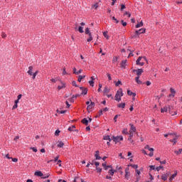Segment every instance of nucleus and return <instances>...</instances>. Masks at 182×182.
I'll list each match as a JSON object with an SVG mask.
<instances>
[{
  "label": "nucleus",
  "instance_id": "f257e3e1",
  "mask_svg": "<svg viewBox=\"0 0 182 182\" xmlns=\"http://www.w3.org/2000/svg\"><path fill=\"white\" fill-rule=\"evenodd\" d=\"M144 61L147 62V58H146V56L139 57L136 61V65L138 66H144Z\"/></svg>",
  "mask_w": 182,
  "mask_h": 182
},
{
  "label": "nucleus",
  "instance_id": "f03ea898",
  "mask_svg": "<svg viewBox=\"0 0 182 182\" xmlns=\"http://www.w3.org/2000/svg\"><path fill=\"white\" fill-rule=\"evenodd\" d=\"M122 96H123V90L122 88H119L115 95L114 100L117 102H120V100H122Z\"/></svg>",
  "mask_w": 182,
  "mask_h": 182
},
{
  "label": "nucleus",
  "instance_id": "7ed1b4c3",
  "mask_svg": "<svg viewBox=\"0 0 182 182\" xmlns=\"http://www.w3.org/2000/svg\"><path fill=\"white\" fill-rule=\"evenodd\" d=\"M112 140L113 141H114L115 144H117V143H120V141H123V136L120 135V136H112Z\"/></svg>",
  "mask_w": 182,
  "mask_h": 182
},
{
  "label": "nucleus",
  "instance_id": "20e7f679",
  "mask_svg": "<svg viewBox=\"0 0 182 182\" xmlns=\"http://www.w3.org/2000/svg\"><path fill=\"white\" fill-rule=\"evenodd\" d=\"M60 85L58 86V90H62V89H65L66 87V84L65 82H63V81L60 80Z\"/></svg>",
  "mask_w": 182,
  "mask_h": 182
},
{
  "label": "nucleus",
  "instance_id": "39448f33",
  "mask_svg": "<svg viewBox=\"0 0 182 182\" xmlns=\"http://www.w3.org/2000/svg\"><path fill=\"white\" fill-rule=\"evenodd\" d=\"M168 176H170V172H166V173L162 174L161 180L164 181H167V178H168Z\"/></svg>",
  "mask_w": 182,
  "mask_h": 182
},
{
  "label": "nucleus",
  "instance_id": "423d86ee",
  "mask_svg": "<svg viewBox=\"0 0 182 182\" xmlns=\"http://www.w3.org/2000/svg\"><path fill=\"white\" fill-rule=\"evenodd\" d=\"M170 92H171V94L168 95V97H174L176 96V90L171 87Z\"/></svg>",
  "mask_w": 182,
  "mask_h": 182
},
{
  "label": "nucleus",
  "instance_id": "0eeeda50",
  "mask_svg": "<svg viewBox=\"0 0 182 182\" xmlns=\"http://www.w3.org/2000/svg\"><path fill=\"white\" fill-rule=\"evenodd\" d=\"M146 32V28H140L138 31H135L136 35H141V33H144Z\"/></svg>",
  "mask_w": 182,
  "mask_h": 182
},
{
  "label": "nucleus",
  "instance_id": "6e6552de",
  "mask_svg": "<svg viewBox=\"0 0 182 182\" xmlns=\"http://www.w3.org/2000/svg\"><path fill=\"white\" fill-rule=\"evenodd\" d=\"M125 178L129 180L130 178V172L129 171V168H126L125 169Z\"/></svg>",
  "mask_w": 182,
  "mask_h": 182
},
{
  "label": "nucleus",
  "instance_id": "1a4fd4ad",
  "mask_svg": "<svg viewBox=\"0 0 182 182\" xmlns=\"http://www.w3.org/2000/svg\"><path fill=\"white\" fill-rule=\"evenodd\" d=\"M133 72H136L137 76H141V73H143L144 70L143 69H138V70H133Z\"/></svg>",
  "mask_w": 182,
  "mask_h": 182
},
{
  "label": "nucleus",
  "instance_id": "9d476101",
  "mask_svg": "<svg viewBox=\"0 0 182 182\" xmlns=\"http://www.w3.org/2000/svg\"><path fill=\"white\" fill-rule=\"evenodd\" d=\"M63 146H65V143H63V141H58L57 142V147H58L59 149H63Z\"/></svg>",
  "mask_w": 182,
  "mask_h": 182
},
{
  "label": "nucleus",
  "instance_id": "9b49d317",
  "mask_svg": "<svg viewBox=\"0 0 182 182\" xmlns=\"http://www.w3.org/2000/svg\"><path fill=\"white\" fill-rule=\"evenodd\" d=\"M99 153H100L99 151H95V160H102V157L99 155Z\"/></svg>",
  "mask_w": 182,
  "mask_h": 182
},
{
  "label": "nucleus",
  "instance_id": "f8f14e48",
  "mask_svg": "<svg viewBox=\"0 0 182 182\" xmlns=\"http://www.w3.org/2000/svg\"><path fill=\"white\" fill-rule=\"evenodd\" d=\"M135 171H136V174L138 175V176H136V181H139V180H140L139 176H140V174H141V171L139 169H136Z\"/></svg>",
  "mask_w": 182,
  "mask_h": 182
},
{
  "label": "nucleus",
  "instance_id": "ddd939ff",
  "mask_svg": "<svg viewBox=\"0 0 182 182\" xmlns=\"http://www.w3.org/2000/svg\"><path fill=\"white\" fill-rule=\"evenodd\" d=\"M32 70H33V66H30L28 68V71L27 72V73L28 75H30V76H33V73H32Z\"/></svg>",
  "mask_w": 182,
  "mask_h": 182
},
{
  "label": "nucleus",
  "instance_id": "4468645a",
  "mask_svg": "<svg viewBox=\"0 0 182 182\" xmlns=\"http://www.w3.org/2000/svg\"><path fill=\"white\" fill-rule=\"evenodd\" d=\"M176 176H177V171H176L174 172V173L171 176H170L169 181H173V180H174V178H175V177H176Z\"/></svg>",
  "mask_w": 182,
  "mask_h": 182
},
{
  "label": "nucleus",
  "instance_id": "2eb2a0df",
  "mask_svg": "<svg viewBox=\"0 0 182 182\" xmlns=\"http://www.w3.org/2000/svg\"><path fill=\"white\" fill-rule=\"evenodd\" d=\"M34 174L38 177H43V173L41 171H36Z\"/></svg>",
  "mask_w": 182,
  "mask_h": 182
},
{
  "label": "nucleus",
  "instance_id": "dca6fc26",
  "mask_svg": "<svg viewBox=\"0 0 182 182\" xmlns=\"http://www.w3.org/2000/svg\"><path fill=\"white\" fill-rule=\"evenodd\" d=\"M129 126L131 127L130 128V132L135 133L136 132V127H134V125H133L132 124H129Z\"/></svg>",
  "mask_w": 182,
  "mask_h": 182
},
{
  "label": "nucleus",
  "instance_id": "f3484780",
  "mask_svg": "<svg viewBox=\"0 0 182 182\" xmlns=\"http://www.w3.org/2000/svg\"><path fill=\"white\" fill-rule=\"evenodd\" d=\"M117 107H119L120 109H124V107H126V103H119L117 105Z\"/></svg>",
  "mask_w": 182,
  "mask_h": 182
},
{
  "label": "nucleus",
  "instance_id": "a211bd4d",
  "mask_svg": "<svg viewBox=\"0 0 182 182\" xmlns=\"http://www.w3.org/2000/svg\"><path fill=\"white\" fill-rule=\"evenodd\" d=\"M168 112L170 113V114H171V116H176L177 114V112H172L171 111V108H170V106L168 107Z\"/></svg>",
  "mask_w": 182,
  "mask_h": 182
},
{
  "label": "nucleus",
  "instance_id": "6ab92c4d",
  "mask_svg": "<svg viewBox=\"0 0 182 182\" xmlns=\"http://www.w3.org/2000/svg\"><path fill=\"white\" fill-rule=\"evenodd\" d=\"M140 79V76L137 75L136 77H135V82H136V83L138 85H141V81L139 80Z\"/></svg>",
  "mask_w": 182,
  "mask_h": 182
},
{
  "label": "nucleus",
  "instance_id": "aec40b11",
  "mask_svg": "<svg viewBox=\"0 0 182 182\" xmlns=\"http://www.w3.org/2000/svg\"><path fill=\"white\" fill-rule=\"evenodd\" d=\"M168 112V107H164V108L161 109V113H166Z\"/></svg>",
  "mask_w": 182,
  "mask_h": 182
},
{
  "label": "nucleus",
  "instance_id": "412c9836",
  "mask_svg": "<svg viewBox=\"0 0 182 182\" xmlns=\"http://www.w3.org/2000/svg\"><path fill=\"white\" fill-rule=\"evenodd\" d=\"M126 60H122L120 63L121 68H122L123 69H126Z\"/></svg>",
  "mask_w": 182,
  "mask_h": 182
},
{
  "label": "nucleus",
  "instance_id": "4be33fe9",
  "mask_svg": "<svg viewBox=\"0 0 182 182\" xmlns=\"http://www.w3.org/2000/svg\"><path fill=\"white\" fill-rule=\"evenodd\" d=\"M127 95L129 96H133L134 97H136V93L133 92L131 90H127Z\"/></svg>",
  "mask_w": 182,
  "mask_h": 182
},
{
  "label": "nucleus",
  "instance_id": "5701e85b",
  "mask_svg": "<svg viewBox=\"0 0 182 182\" xmlns=\"http://www.w3.org/2000/svg\"><path fill=\"white\" fill-rule=\"evenodd\" d=\"M95 80V77H91V80L89 81V84L93 87V86H95V82L93 81Z\"/></svg>",
  "mask_w": 182,
  "mask_h": 182
},
{
  "label": "nucleus",
  "instance_id": "b1692460",
  "mask_svg": "<svg viewBox=\"0 0 182 182\" xmlns=\"http://www.w3.org/2000/svg\"><path fill=\"white\" fill-rule=\"evenodd\" d=\"M144 149L146 150H149V151H154V149L151 148L149 145L145 146Z\"/></svg>",
  "mask_w": 182,
  "mask_h": 182
},
{
  "label": "nucleus",
  "instance_id": "393cba45",
  "mask_svg": "<svg viewBox=\"0 0 182 182\" xmlns=\"http://www.w3.org/2000/svg\"><path fill=\"white\" fill-rule=\"evenodd\" d=\"M82 123L83 124H85V126H87V124H89V120H87V119L86 118H84L82 120Z\"/></svg>",
  "mask_w": 182,
  "mask_h": 182
},
{
  "label": "nucleus",
  "instance_id": "a878e982",
  "mask_svg": "<svg viewBox=\"0 0 182 182\" xmlns=\"http://www.w3.org/2000/svg\"><path fill=\"white\" fill-rule=\"evenodd\" d=\"M80 90H82V95H87V89H83V87H80Z\"/></svg>",
  "mask_w": 182,
  "mask_h": 182
},
{
  "label": "nucleus",
  "instance_id": "bb28decb",
  "mask_svg": "<svg viewBox=\"0 0 182 182\" xmlns=\"http://www.w3.org/2000/svg\"><path fill=\"white\" fill-rule=\"evenodd\" d=\"M85 77H86V75H79L77 80L78 82H82V80L85 79Z\"/></svg>",
  "mask_w": 182,
  "mask_h": 182
},
{
  "label": "nucleus",
  "instance_id": "cd10ccee",
  "mask_svg": "<svg viewBox=\"0 0 182 182\" xmlns=\"http://www.w3.org/2000/svg\"><path fill=\"white\" fill-rule=\"evenodd\" d=\"M85 34L88 35V36H90V35H92V33H90V31H89V28H85Z\"/></svg>",
  "mask_w": 182,
  "mask_h": 182
},
{
  "label": "nucleus",
  "instance_id": "c85d7f7f",
  "mask_svg": "<svg viewBox=\"0 0 182 182\" xmlns=\"http://www.w3.org/2000/svg\"><path fill=\"white\" fill-rule=\"evenodd\" d=\"M141 26H143V21L139 22L136 25V28H141Z\"/></svg>",
  "mask_w": 182,
  "mask_h": 182
},
{
  "label": "nucleus",
  "instance_id": "c756f323",
  "mask_svg": "<svg viewBox=\"0 0 182 182\" xmlns=\"http://www.w3.org/2000/svg\"><path fill=\"white\" fill-rule=\"evenodd\" d=\"M164 167L163 166H159L156 168V171H160V170H163Z\"/></svg>",
  "mask_w": 182,
  "mask_h": 182
},
{
  "label": "nucleus",
  "instance_id": "7c9ffc66",
  "mask_svg": "<svg viewBox=\"0 0 182 182\" xmlns=\"http://www.w3.org/2000/svg\"><path fill=\"white\" fill-rule=\"evenodd\" d=\"M104 140H109V141H112V139H110V136L109 135L105 136Z\"/></svg>",
  "mask_w": 182,
  "mask_h": 182
},
{
  "label": "nucleus",
  "instance_id": "2f4dec72",
  "mask_svg": "<svg viewBox=\"0 0 182 182\" xmlns=\"http://www.w3.org/2000/svg\"><path fill=\"white\" fill-rule=\"evenodd\" d=\"M78 32H80V33H83V32H85V31H83V27L79 26V28H78Z\"/></svg>",
  "mask_w": 182,
  "mask_h": 182
},
{
  "label": "nucleus",
  "instance_id": "473e14b6",
  "mask_svg": "<svg viewBox=\"0 0 182 182\" xmlns=\"http://www.w3.org/2000/svg\"><path fill=\"white\" fill-rule=\"evenodd\" d=\"M51 82H53V83H56L57 82H58V80H60H60H59V78H52L51 80Z\"/></svg>",
  "mask_w": 182,
  "mask_h": 182
},
{
  "label": "nucleus",
  "instance_id": "72a5a7b5",
  "mask_svg": "<svg viewBox=\"0 0 182 182\" xmlns=\"http://www.w3.org/2000/svg\"><path fill=\"white\" fill-rule=\"evenodd\" d=\"M103 36H105V38H106V39H109V35H107V31H105L103 32Z\"/></svg>",
  "mask_w": 182,
  "mask_h": 182
},
{
  "label": "nucleus",
  "instance_id": "f704fd0d",
  "mask_svg": "<svg viewBox=\"0 0 182 182\" xmlns=\"http://www.w3.org/2000/svg\"><path fill=\"white\" fill-rule=\"evenodd\" d=\"M110 92V90H109V87H105L104 89V93H109Z\"/></svg>",
  "mask_w": 182,
  "mask_h": 182
},
{
  "label": "nucleus",
  "instance_id": "c9c22d12",
  "mask_svg": "<svg viewBox=\"0 0 182 182\" xmlns=\"http://www.w3.org/2000/svg\"><path fill=\"white\" fill-rule=\"evenodd\" d=\"M88 36H89V38L87 39V42H92V41H93V37H92V35Z\"/></svg>",
  "mask_w": 182,
  "mask_h": 182
},
{
  "label": "nucleus",
  "instance_id": "e433bc0d",
  "mask_svg": "<svg viewBox=\"0 0 182 182\" xmlns=\"http://www.w3.org/2000/svg\"><path fill=\"white\" fill-rule=\"evenodd\" d=\"M38 71H36L34 73H33L32 79H36V76L38 75Z\"/></svg>",
  "mask_w": 182,
  "mask_h": 182
},
{
  "label": "nucleus",
  "instance_id": "4c0bfd02",
  "mask_svg": "<svg viewBox=\"0 0 182 182\" xmlns=\"http://www.w3.org/2000/svg\"><path fill=\"white\" fill-rule=\"evenodd\" d=\"M131 167H132V168H134L135 170H137V168H139V166L136 164L131 165Z\"/></svg>",
  "mask_w": 182,
  "mask_h": 182
},
{
  "label": "nucleus",
  "instance_id": "58836bf2",
  "mask_svg": "<svg viewBox=\"0 0 182 182\" xmlns=\"http://www.w3.org/2000/svg\"><path fill=\"white\" fill-rule=\"evenodd\" d=\"M182 149H179L178 151H175L176 154H181Z\"/></svg>",
  "mask_w": 182,
  "mask_h": 182
},
{
  "label": "nucleus",
  "instance_id": "ea45409f",
  "mask_svg": "<svg viewBox=\"0 0 182 182\" xmlns=\"http://www.w3.org/2000/svg\"><path fill=\"white\" fill-rule=\"evenodd\" d=\"M109 174H110V176H113L114 174V171L113 169H110L108 171Z\"/></svg>",
  "mask_w": 182,
  "mask_h": 182
},
{
  "label": "nucleus",
  "instance_id": "a19ab883",
  "mask_svg": "<svg viewBox=\"0 0 182 182\" xmlns=\"http://www.w3.org/2000/svg\"><path fill=\"white\" fill-rule=\"evenodd\" d=\"M122 134H129V132H127V129H124L122 130Z\"/></svg>",
  "mask_w": 182,
  "mask_h": 182
},
{
  "label": "nucleus",
  "instance_id": "79ce46f5",
  "mask_svg": "<svg viewBox=\"0 0 182 182\" xmlns=\"http://www.w3.org/2000/svg\"><path fill=\"white\" fill-rule=\"evenodd\" d=\"M170 136L171 137H174V134H164V137H168Z\"/></svg>",
  "mask_w": 182,
  "mask_h": 182
},
{
  "label": "nucleus",
  "instance_id": "37998d69",
  "mask_svg": "<svg viewBox=\"0 0 182 182\" xmlns=\"http://www.w3.org/2000/svg\"><path fill=\"white\" fill-rule=\"evenodd\" d=\"M75 98L73 96L71 98L68 99V101H70V103H73L75 102Z\"/></svg>",
  "mask_w": 182,
  "mask_h": 182
},
{
  "label": "nucleus",
  "instance_id": "c03bdc74",
  "mask_svg": "<svg viewBox=\"0 0 182 182\" xmlns=\"http://www.w3.org/2000/svg\"><path fill=\"white\" fill-rule=\"evenodd\" d=\"M74 130H75V126H72L68 128L69 132H73Z\"/></svg>",
  "mask_w": 182,
  "mask_h": 182
},
{
  "label": "nucleus",
  "instance_id": "a18cd8bd",
  "mask_svg": "<svg viewBox=\"0 0 182 182\" xmlns=\"http://www.w3.org/2000/svg\"><path fill=\"white\" fill-rule=\"evenodd\" d=\"M98 86H99L98 92H102V87L103 85L100 83V84L98 85Z\"/></svg>",
  "mask_w": 182,
  "mask_h": 182
},
{
  "label": "nucleus",
  "instance_id": "49530a36",
  "mask_svg": "<svg viewBox=\"0 0 182 182\" xmlns=\"http://www.w3.org/2000/svg\"><path fill=\"white\" fill-rule=\"evenodd\" d=\"M6 33H5V32H2L1 33V38H3V39H5V38H6Z\"/></svg>",
  "mask_w": 182,
  "mask_h": 182
},
{
  "label": "nucleus",
  "instance_id": "de8ad7c7",
  "mask_svg": "<svg viewBox=\"0 0 182 182\" xmlns=\"http://www.w3.org/2000/svg\"><path fill=\"white\" fill-rule=\"evenodd\" d=\"M120 85H122V81L118 80L116 83H115V86H120Z\"/></svg>",
  "mask_w": 182,
  "mask_h": 182
},
{
  "label": "nucleus",
  "instance_id": "09e8293b",
  "mask_svg": "<svg viewBox=\"0 0 182 182\" xmlns=\"http://www.w3.org/2000/svg\"><path fill=\"white\" fill-rule=\"evenodd\" d=\"M170 141L173 143V144H176V143H177V140L176 139V138H173V139H170Z\"/></svg>",
  "mask_w": 182,
  "mask_h": 182
},
{
  "label": "nucleus",
  "instance_id": "8fccbe9b",
  "mask_svg": "<svg viewBox=\"0 0 182 182\" xmlns=\"http://www.w3.org/2000/svg\"><path fill=\"white\" fill-rule=\"evenodd\" d=\"M92 8H95V9H96L97 8H99V3L95 4L92 6Z\"/></svg>",
  "mask_w": 182,
  "mask_h": 182
},
{
  "label": "nucleus",
  "instance_id": "3c124183",
  "mask_svg": "<svg viewBox=\"0 0 182 182\" xmlns=\"http://www.w3.org/2000/svg\"><path fill=\"white\" fill-rule=\"evenodd\" d=\"M96 170L97 173H102V168L96 167Z\"/></svg>",
  "mask_w": 182,
  "mask_h": 182
},
{
  "label": "nucleus",
  "instance_id": "603ef678",
  "mask_svg": "<svg viewBox=\"0 0 182 182\" xmlns=\"http://www.w3.org/2000/svg\"><path fill=\"white\" fill-rule=\"evenodd\" d=\"M60 133V131L59 129H57L55 132V136H59Z\"/></svg>",
  "mask_w": 182,
  "mask_h": 182
},
{
  "label": "nucleus",
  "instance_id": "864d4df0",
  "mask_svg": "<svg viewBox=\"0 0 182 182\" xmlns=\"http://www.w3.org/2000/svg\"><path fill=\"white\" fill-rule=\"evenodd\" d=\"M59 161V156H56L54 160H50V161H55V163H56V161Z\"/></svg>",
  "mask_w": 182,
  "mask_h": 182
},
{
  "label": "nucleus",
  "instance_id": "5fc2aeb1",
  "mask_svg": "<svg viewBox=\"0 0 182 182\" xmlns=\"http://www.w3.org/2000/svg\"><path fill=\"white\" fill-rule=\"evenodd\" d=\"M149 168L151 170H156V166H154V165L149 166Z\"/></svg>",
  "mask_w": 182,
  "mask_h": 182
},
{
  "label": "nucleus",
  "instance_id": "6e6d98bb",
  "mask_svg": "<svg viewBox=\"0 0 182 182\" xmlns=\"http://www.w3.org/2000/svg\"><path fill=\"white\" fill-rule=\"evenodd\" d=\"M112 21H115L116 23H119V21H118L117 18H116V17L113 16V17L112 18Z\"/></svg>",
  "mask_w": 182,
  "mask_h": 182
},
{
  "label": "nucleus",
  "instance_id": "4d7b16f0",
  "mask_svg": "<svg viewBox=\"0 0 182 182\" xmlns=\"http://www.w3.org/2000/svg\"><path fill=\"white\" fill-rule=\"evenodd\" d=\"M92 106H95V102H91L90 105L87 106V108L89 109V108L92 107Z\"/></svg>",
  "mask_w": 182,
  "mask_h": 182
},
{
  "label": "nucleus",
  "instance_id": "13d9d810",
  "mask_svg": "<svg viewBox=\"0 0 182 182\" xmlns=\"http://www.w3.org/2000/svg\"><path fill=\"white\" fill-rule=\"evenodd\" d=\"M65 75H68V73H66V69H63V75L65 76Z\"/></svg>",
  "mask_w": 182,
  "mask_h": 182
},
{
  "label": "nucleus",
  "instance_id": "bf43d9fd",
  "mask_svg": "<svg viewBox=\"0 0 182 182\" xmlns=\"http://www.w3.org/2000/svg\"><path fill=\"white\" fill-rule=\"evenodd\" d=\"M122 26H127V22H124V21H122Z\"/></svg>",
  "mask_w": 182,
  "mask_h": 182
},
{
  "label": "nucleus",
  "instance_id": "052dcab7",
  "mask_svg": "<svg viewBox=\"0 0 182 182\" xmlns=\"http://www.w3.org/2000/svg\"><path fill=\"white\" fill-rule=\"evenodd\" d=\"M107 77H108V80H112V76L110 75L109 73H107Z\"/></svg>",
  "mask_w": 182,
  "mask_h": 182
},
{
  "label": "nucleus",
  "instance_id": "680f3d73",
  "mask_svg": "<svg viewBox=\"0 0 182 182\" xmlns=\"http://www.w3.org/2000/svg\"><path fill=\"white\" fill-rule=\"evenodd\" d=\"M72 85H73V86H75V87H77V85L76 84V81H73Z\"/></svg>",
  "mask_w": 182,
  "mask_h": 182
},
{
  "label": "nucleus",
  "instance_id": "e2e57ef3",
  "mask_svg": "<svg viewBox=\"0 0 182 182\" xmlns=\"http://www.w3.org/2000/svg\"><path fill=\"white\" fill-rule=\"evenodd\" d=\"M129 141L132 143V144H134V141L132 139V137L128 138Z\"/></svg>",
  "mask_w": 182,
  "mask_h": 182
},
{
  "label": "nucleus",
  "instance_id": "0e129e2a",
  "mask_svg": "<svg viewBox=\"0 0 182 182\" xmlns=\"http://www.w3.org/2000/svg\"><path fill=\"white\" fill-rule=\"evenodd\" d=\"M124 15H127L128 18H130L132 16V14L127 11L125 12Z\"/></svg>",
  "mask_w": 182,
  "mask_h": 182
},
{
  "label": "nucleus",
  "instance_id": "69168bd1",
  "mask_svg": "<svg viewBox=\"0 0 182 182\" xmlns=\"http://www.w3.org/2000/svg\"><path fill=\"white\" fill-rule=\"evenodd\" d=\"M119 116H120V115H115L114 116V121L116 122H117V117H119Z\"/></svg>",
  "mask_w": 182,
  "mask_h": 182
},
{
  "label": "nucleus",
  "instance_id": "338daca9",
  "mask_svg": "<svg viewBox=\"0 0 182 182\" xmlns=\"http://www.w3.org/2000/svg\"><path fill=\"white\" fill-rule=\"evenodd\" d=\"M11 160H12V161H14V163H17V161H18V159H16V158H12Z\"/></svg>",
  "mask_w": 182,
  "mask_h": 182
},
{
  "label": "nucleus",
  "instance_id": "774afa93",
  "mask_svg": "<svg viewBox=\"0 0 182 182\" xmlns=\"http://www.w3.org/2000/svg\"><path fill=\"white\" fill-rule=\"evenodd\" d=\"M101 110H102V112H109V108L105 107V108H104L103 109H101Z\"/></svg>",
  "mask_w": 182,
  "mask_h": 182
}]
</instances>
